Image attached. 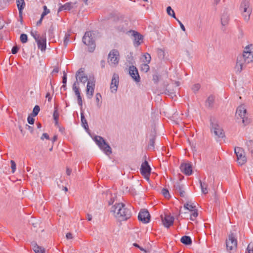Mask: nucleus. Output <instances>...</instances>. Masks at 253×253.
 <instances>
[{
    "label": "nucleus",
    "instance_id": "6e6552de",
    "mask_svg": "<svg viewBox=\"0 0 253 253\" xmlns=\"http://www.w3.org/2000/svg\"><path fill=\"white\" fill-rule=\"evenodd\" d=\"M237 246V241L233 233H231L226 240V248L228 251L230 252L236 250Z\"/></svg>",
    "mask_w": 253,
    "mask_h": 253
},
{
    "label": "nucleus",
    "instance_id": "774afa93",
    "mask_svg": "<svg viewBox=\"0 0 253 253\" xmlns=\"http://www.w3.org/2000/svg\"><path fill=\"white\" fill-rule=\"evenodd\" d=\"M59 131L62 133H64L65 128L64 127H59Z\"/></svg>",
    "mask_w": 253,
    "mask_h": 253
},
{
    "label": "nucleus",
    "instance_id": "8fccbe9b",
    "mask_svg": "<svg viewBox=\"0 0 253 253\" xmlns=\"http://www.w3.org/2000/svg\"><path fill=\"white\" fill-rule=\"evenodd\" d=\"M67 83V74L64 72L63 76L62 78V83L63 84H66Z\"/></svg>",
    "mask_w": 253,
    "mask_h": 253
},
{
    "label": "nucleus",
    "instance_id": "c9c22d12",
    "mask_svg": "<svg viewBox=\"0 0 253 253\" xmlns=\"http://www.w3.org/2000/svg\"><path fill=\"white\" fill-rule=\"evenodd\" d=\"M43 11L42 13L41 16L42 19H43L44 17L50 13V10L47 8V6L46 5H44L43 6Z\"/></svg>",
    "mask_w": 253,
    "mask_h": 253
},
{
    "label": "nucleus",
    "instance_id": "6ab92c4d",
    "mask_svg": "<svg viewBox=\"0 0 253 253\" xmlns=\"http://www.w3.org/2000/svg\"><path fill=\"white\" fill-rule=\"evenodd\" d=\"M180 168L181 171L186 175H190L192 173V167L189 163L182 164Z\"/></svg>",
    "mask_w": 253,
    "mask_h": 253
},
{
    "label": "nucleus",
    "instance_id": "052dcab7",
    "mask_svg": "<svg viewBox=\"0 0 253 253\" xmlns=\"http://www.w3.org/2000/svg\"><path fill=\"white\" fill-rule=\"evenodd\" d=\"M159 76L157 75H155L153 76V80L155 82H156V83L158 82L159 81Z\"/></svg>",
    "mask_w": 253,
    "mask_h": 253
},
{
    "label": "nucleus",
    "instance_id": "58836bf2",
    "mask_svg": "<svg viewBox=\"0 0 253 253\" xmlns=\"http://www.w3.org/2000/svg\"><path fill=\"white\" fill-rule=\"evenodd\" d=\"M20 40L21 42L26 43L28 41V37L26 34H22L20 37Z\"/></svg>",
    "mask_w": 253,
    "mask_h": 253
},
{
    "label": "nucleus",
    "instance_id": "a211bd4d",
    "mask_svg": "<svg viewBox=\"0 0 253 253\" xmlns=\"http://www.w3.org/2000/svg\"><path fill=\"white\" fill-rule=\"evenodd\" d=\"M76 82H78L79 80L80 82L85 84L87 80V77L85 75L84 71V69L80 68L76 74Z\"/></svg>",
    "mask_w": 253,
    "mask_h": 253
},
{
    "label": "nucleus",
    "instance_id": "f3484780",
    "mask_svg": "<svg viewBox=\"0 0 253 253\" xmlns=\"http://www.w3.org/2000/svg\"><path fill=\"white\" fill-rule=\"evenodd\" d=\"M129 74L132 78L136 82H139L140 78L137 69L134 66H130L129 68Z\"/></svg>",
    "mask_w": 253,
    "mask_h": 253
},
{
    "label": "nucleus",
    "instance_id": "bf43d9fd",
    "mask_svg": "<svg viewBox=\"0 0 253 253\" xmlns=\"http://www.w3.org/2000/svg\"><path fill=\"white\" fill-rule=\"evenodd\" d=\"M66 238L67 239H73V235H72V234L71 233H68L67 234H66Z\"/></svg>",
    "mask_w": 253,
    "mask_h": 253
},
{
    "label": "nucleus",
    "instance_id": "f704fd0d",
    "mask_svg": "<svg viewBox=\"0 0 253 253\" xmlns=\"http://www.w3.org/2000/svg\"><path fill=\"white\" fill-rule=\"evenodd\" d=\"M167 13L169 15L172 16L173 18H174L175 19H176V18L175 17V13H174V11L172 9V8H171L170 6H168L167 8Z\"/></svg>",
    "mask_w": 253,
    "mask_h": 253
},
{
    "label": "nucleus",
    "instance_id": "49530a36",
    "mask_svg": "<svg viewBox=\"0 0 253 253\" xmlns=\"http://www.w3.org/2000/svg\"><path fill=\"white\" fill-rule=\"evenodd\" d=\"M154 144H155V138L154 137H152V138H151L150 139L149 146L152 148H154Z\"/></svg>",
    "mask_w": 253,
    "mask_h": 253
},
{
    "label": "nucleus",
    "instance_id": "412c9836",
    "mask_svg": "<svg viewBox=\"0 0 253 253\" xmlns=\"http://www.w3.org/2000/svg\"><path fill=\"white\" fill-rule=\"evenodd\" d=\"M38 44V47L42 51H44L46 49V37L45 36H42L40 40L36 41Z\"/></svg>",
    "mask_w": 253,
    "mask_h": 253
},
{
    "label": "nucleus",
    "instance_id": "680f3d73",
    "mask_svg": "<svg viewBox=\"0 0 253 253\" xmlns=\"http://www.w3.org/2000/svg\"><path fill=\"white\" fill-rule=\"evenodd\" d=\"M71 172H72V169L68 168H67L66 169V173L68 175H70L71 174Z\"/></svg>",
    "mask_w": 253,
    "mask_h": 253
},
{
    "label": "nucleus",
    "instance_id": "39448f33",
    "mask_svg": "<svg viewBox=\"0 0 253 253\" xmlns=\"http://www.w3.org/2000/svg\"><path fill=\"white\" fill-rule=\"evenodd\" d=\"M83 42L90 47L89 51H93L95 48V42L93 37V34L90 31L86 32L83 38Z\"/></svg>",
    "mask_w": 253,
    "mask_h": 253
},
{
    "label": "nucleus",
    "instance_id": "5fc2aeb1",
    "mask_svg": "<svg viewBox=\"0 0 253 253\" xmlns=\"http://www.w3.org/2000/svg\"><path fill=\"white\" fill-rule=\"evenodd\" d=\"M175 19L179 23L182 30L183 31H185L186 29H185V28L184 26L183 25V24L178 19L176 18Z\"/></svg>",
    "mask_w": 253,
    "mask_h": 253
},
{
    "label": "nucleus",
    "instance_id": "7c9ffc66",
    "mask_svg": "<svg viewBox=\"0 0 253 253\" xmlns=\"http://www.w3.org/2000/svg\"><path fill=\"white\" fill-rule=\"evenodd\" d=\"M81 122L83 127L85 129H88V126L87 122L83 113H81Z\"/></svg>",
    "mask_w": 253,
    "mask_h": 253
},
{
    "label": "nucleus",
    "instance_id": "e433bc0d",
    "mask_svg": "<svg viewBox=\"0 0 253 253\" xmlns=\"http://www.w3.org/2000/svg\"><path fill=\"white\" fill-rule=\"evenodd\" d=\"M78 84V82H75L73 85V89L74 91L75 94H78L80 92V88L77 85Z\"/></svg>",
    "mask_w": 253,
    "mask_h": 253
},
{
    "label": "nucleus",
    "instance_id": "20e7f679",
    "mask_svg": "<svg viewBox=\"0 0 253 253\" xmlns=\"http://www.w3.org/2000/svg\"><path fill=\"white\" fill-rule=\"evenodd\" d=\"M94 140L99 148L102 150L106 155H109L112 153L111 147L106 143L103 137L100 136H95L94 137Z\"/></svg>",
    "mask_w": 253,
    "mask_h": 253
},
{
    "label": "nucleus",
    "instance_id": "ea45409f",
    "mask_svg": "<svg viewBox=\"0 0 253 253\" xmlns=\"http://www.w3.org/2000/svg\"><path fill=\"white\" fill-rule=\"evenodd\" d=\"M162 193L166 198H169L170 197L169 191L167 189L163 188L162 190Z\"/></svg>",
    "mask_w": 253,
    "mask_h": 253
},
{
    "label": "nucleus",
    "instance_id": "cd10ccee",
    "mask_svg": "<svg viewBox=\"0 0 253 253\" xmlns=\"http://www.w3.org/2000/svg\"><path fill=\"white\" fill-rule=\"evenodd\" d=\"M33 249L36 253H45L44 248L38 246L37 244L34 245Z\"/></svg>",
    "mask_w": 253,
    "mask_h": 253
},
{
    "label": "nucleus",
    "instance_id": "338daca9",
    "mask_svg": "<svg viewBox=\"0 0 253 253\" xmlns=\"http://www.w3.org/2000/svg\"><path fill=\"white\" fill-rule=\"evenodd\" d=\"M57 140V135H54V136L53 137L52 139V142L54 143Z\"/></svg>",
    "mask_w": 253,
    "mask_h": 253
},
{
    "label": "nucleus",
    "instance_id": "f257e3e1",
    "mask_svg": "<svg viewBox=\"0 0 253 253\" xmlns=\"http://www.w3.org/2000/svg\"><path fill=\"white\" fill-rule=\"evenodd\" d=\"M111 211L114 213L116 217L122 221L126 220L132 216L130 209L126 207V205L122 203L116 204L112 206Z\"/></svg>",
    "mask_w": 253,
    "mask_h": 253
},
{
    "label": "nucleus",
    "instance_id": "79ce46f5",
    "mask_svg": "<svg viewBox=\"0 0 253 253\" xmlns=\"http://www.w3.org/2000/svg\"><path fill=\"white\" fill-rule=\"evenodd\" d=\"M201 85L199 84H196L193 85L192 89L194 92H197L200 88Z\"/></svg>",
    "mask_w": 253,
    "mask_h": 253
},
{
    "label": "nucleus",
    "instance_id": "7ed1b4c3",
    "mask_svg": "<svg viewBox=\"0 0 253 253\" xmlns=\"http://www.w3.org/2000/svg\"><path fill=\"white\" fill-rule=\"evenodd\" d=\"M236 115L237 119L239 118L242 119V123L244 126L248 125L251 121L248 117V114L245 106L243 105L239 106L236 110Z\"/></svg>",
    "mask_w": 253,
    "mask_h": 253
},
{
    "label": "nucleus",
    "instance_id": "e2e57ef3",
    "mask_svg": "<svg viewBox=\"0 0 253 253\" xmlns=\"http://www.w3.org/2000/svg\"><path fill=\"white\" fill-rule=\"evenodd\" d=\"M26 127L30 131V132L31 133L33 132L34 129H33V127H32V126H29L28 125H26Z\"/></svg>",
    "mask_w": 253,
    "mask_h": 253
},
{
    "label": "nucleus",
    "instance_id": "2f4dec72",
    "mask_svg": "<svg viewBox=\"0 0 253 253\" xmlns=\"http://www.w3.org/2000/svg\"><path fill=\"white\" fill-rule=\"evenodd\" d=\"M247 146L248 147L249 151L253 156V141L252 140H249L247 142Z\"/></svg>",
    "mask_w": 253,
    "mask_h": 253
},
{
    "label": "nucleus",
    "instance_id": "2eb2a0df",
    "mask_svg": "<svg viewBox=\"0 0 253 253\" xmlns=\"http://www.w3.org/2000/svg\"><path fill=\"white\" fill-rule=\"evenodd\" d=\"M119 82V77L118 75L114 74L113 76L110 84V90L112 92H116L117 91Z\"/></svg>",
    "mask_w": 253,
    "mask_h": 253
},
{
    "label": "nucleus",
    "instance_id": "dca6fc26",
    "mask_svg": "<svg viewBox=\"0 0 253 253\" xmlns=\"http://www.w3.org/2000/svg\"><path fill=\"white\" fill-rule=\"evenodd\" d=\"M211 131H213L214 134L219 137H223L224 133L223 129L220 128L217 124L211 123Z\"/></svg>",
    "mask_w": 253,
    "mask_h": 253
},
{
    "label": "nucleus",
    "instance_id": "3c124183",
    "mask_svg": "<svg viewBox=\"0 0 253 253\" xmlns=\"http://www.w3.org/2000/svg\"><path fill=\"white\" fill-rule=\"evenodd\" d=\"M34 121H35V119L33 117L28 116V122L29 124L32 125L34 123Z\"/></svg>",
    "mask_w": 253,
    "mask_h": 253
},
{
    "label": "nucleus",
    "instance_id": "b1692460",
    "mask_svg": "<svg viewBox=\"0 0 253 253\" xmlns=\"http://www.w3.org/2000/svg\"><path fill=\"white\" fill-rule=\"evenodd\" d=\"M175 193H177L182 197L185 196V191L182 185L178 184L174 186Z\"/></svg>",
    "mask_w": 253,
    "mask_h": 253
},
{
    "label": "nucleus",
    "instance_id": "473e14b6",
    "mask_svg": "<svg viewBox=\"0 0 253 253\" xmlns=\"http://www.w3.org/2000/svg\"><path fill=\"white\" fill-rule=\"evenodd\" d=\"M148 64L149 63H144L141 65V71L146 73L149 70L150 67H149Z\"/></svg>",
    "mask_w": 253,
    "mask_h": 253
},
{
    "label": "nucleus",
    "instance_id": "a878e982",
    "mask_svg": "<svg viewBox=\"0 0 253 253\" xmlns=\"http://www.w3.org/2000/svg\"><path fill=\"white\" fill-rule=\"evenodd\" d=\"M180 241L185 245H190L192 244V240L189 236H184L181 238Z\"/></svg>",
    "mask_w": 253,
    "mask_h": 253
},
{
    "label": "nucleus",
    "instance_id": "9d476101",
    "mask_svg": "<svg viewBox=\"0 0 253 253\" xmlns=\"http://www.w3.org/2000/svg\"><path fill=\"white\" fill-rule=\"evenodd\" d=\"M235 153L237 157V160L240 165H244L247 161L244 150L239 147L235 148Z\"/></svg>",
    "mask_w": 253,
    "mask_h": 253
},
{
    "label": "nucleus",
    "instance_id": "4c0bfd02",
    "mask_svg": "<svg viewBox=\"0 0 253 253\" xmlns=\"http://www.w3.org/2000/svg\"><path fill=\"white\" fill-rule=\"evenodd\" d=\"M40 111V108L38 105H36L33 110V116L34 117L36 116Z\"/></svg>",
    "mask_w": 253,
    "mask_h": 253
},
{
    "label": "nucleus",
    "instance_id": "4468645a",
    "mask_svg": "<svg viewBox=\"0 0 253 253\" xmlns=\"http://www.w3.org/2000/svg\"><path fill=\"white\" fill-rule=\"evenodd\" d=\"M163 225L167 228H169L173 225L174 217L170 214H165L164 217L161 216Z\"/></svg>",
    "mask_w": 253,
    "mask_h": 253
},
{
    "label": "nucleus",
    "instance_id": "603ef678",
    "mask_svg": "<svg viewBox=\"0 0 253 253\" xmlns=\"http://www.w3.org/2000/svg\"><path fill=\"white\" fill-rule=\"evenodd\" d=\"M44 138L46 139H49V136L46 133H43L41 137V139L43 140Z\"/></svg>",
    "mask_w": 253,
    "mask_h": 253
},
{
    "label": "nucleus",
    "instance_id": "5701e85b",
    "mask_svg": "<svg viewBox=\"0 0 253 253\" xmlns=\"http://www.w3.org/2000/svg\"><path fill=\"white\" fill-rule=\"evenodd\" d=\"M230 20L229 16L227 12H224L221 17V23L222 26H225L228 24Z\"/></svg>",
    "mask_w": 253,
    "mask_h": 253
},
{
    "label": "nucleus",
    "instance_id": "423d86ee",
    "mask_svg": "<svg viewBox=\"0 0 253 253\" xmlns=\"http://www.w3.org/2000/svg\"><path fill=\"white\" fill-rule=\"evenodd\" d=\"M184 208L190 211V219L192 221L196 220L199 214L196 206L192 202H188L184 205Z\"/></svg>",
    "mask_w": 253,
    "mask_h": 253
},
{
    "label": "nucleus",
    "instance_id": "69168bd1",
    "mask_svg": "<svg viewBox=\"0 0 253 253\" xmlns=\"http://www.w3.org/2000/svg\"><path fill=\"white\" fill-rule=\"evenodd\" d=\"M86 218L88 221H91L92 219V216L90 214H87L86 215Z\"/></svg>",
    "mask_w": 253,
    "mask_h": 253
},
{
    "label": "nucleus",
    "instance_id": "a18cd8bd",
    "mask_svg": "<svg viewBox=\"0 0 253 253\" xmlns=\"http://www.w3.org/2000/svg\"><path fill=\"white\" fill-rule=\"evenodd\" d=\"M18 50H19V48L18 47V46H14L12 48L11 52L12 54H15L18 52Z\"/></svg>",
    "mask_w": 253,
    "mask_h": 253
},
{
    "label": "nucleus",
    "instance_id": "09e8293b",
    "mask_svg": "<svg viewBox=\"0 0 253 253\" xmlns=\"http://www.w3.org/2000/svg\"><path fill=\"white\" fill-rule=\"evenodd\" d=\"M42 36H40L39 34H38L37 31H35V35H33V38L35 39L36 41H37L38 40H40L41 39Z\"/></svg>",
    "mask_w": 253,
    "mask_h": 253
},
{
    "label": "nucleus",
    "instance_id": "4be33fe9",
    "mask_svg": "<svg viewBox=\"0 0 253 253\" xmlns=\"http://www.w3.org/2000/svg\"><path fill=\"white\" fill-rule=\"evenodd\" d=\"M134 42L137 45H140L143 42V37L137 32L133 31Z\"/></svg>",
    "mask_w": 253,
    "mask_h": 253
},
{
    "label": "nucleus",
    "instance_id": "c85d7f7f",
    "mask_svg": "<svg viewBox=\"0 0 253 253\" xmlns=\"http://www.w3.org/2000/svg\"><path fill=\"white\" fill-rule=\"evenodd\" d=\"M214 101V97L213 95H210L206 100V105L208 107H212Z\"/></svg>",
    "mask_w": 253,
    "mask_h": 253
},
{
    "label": "nucleus",
    "instance_id": "bb28decb",
    "mask_svg": "<svg viewBox=\"0 0 253 253\" xmlns=\"http://www.w3.org/2000/svg\"><path fill=\"white\" fill-rule=\"evenodd\" d=\"M59 117V113L58 111L57 107H55L53 114V118L55 121V126H58Z\"/></svg>",
    "mask_w": 253,
    "mask_h": 253
},
{
    "label": "nucleus",
    "instance_id": "a19ab883",
    "mask_svg": "<svg viewBox=\"0 0 253 253\" xmlns=\"http://www.w3.org/2000/svg\"><path fill=\"white\" fill-rule=\"evenodd\" d=\"M143 57H144L145 60V61L144 62L145 63H150L151 60V57L149 53H146L143 55Z\"/></svg>",
    "mask_w": 253,
    "mask_h": 253
},
{
    "label": "nucleus",
    "instance_id": "6e6d98bb",
    "mask_svg": "<svg viewBox=\"0 0 253 253\" xmlns=\"http://www.w3.org/2000/svg\"><path fill=\"white\" fill-rule=\"evenodd\" d=\"M46 98L48 99V102H50L52 99V97L50 95V94L49 92H47L45 96Z\"/></svg>",
    "mask_w": 253,
    "mask_h": 253
},
{
    "label": "nucleus",
    "instance_id": "c03bdc74",
    "mask_svg": "<svg viewBox=\"0 0 253 253\" xmlns=\"http://www.w3.org/2000/svg\"><path fill=\"white\" fill-rule=\"evenodd\" d=\"M247 251L248 253H253V244L250 243L247 247Z\"/></svg>",
    "mask_w": 253,
    "mask_h": 253
},
{
    "label": "nucleus",
    "instance_id": "c756f323",
    "mask_svg": "<svg viewBox=\"0 0 253 253\" xmlns=\"http://www.w3.org/2000/svg\"><path fill=\"white\" fill-rule=\"evenodd\" d=\"M200 183L202 192L205 194H207L208 193V184L205 182H202L201 180H200Z\"/></svg>",
    "mask_w": 253,
    "mask_h": 253
},
{
    "label": "nucleus",
    "instance_id": "0eeeda50",
    "mask_svg": "<svg viewBox=\"0 0 253 253\" xmlns=\"http://www.w3.org/2000/svg\"><path fill=\"white\" fill-rule=\"evenodd\" d=\"M248 64L249 63L246 62V60L244 58V56H242L241 55L238 56L234 67L235 72L236 73H240Z\"/></svg>",
    "mask_w": 253,
    "mask_h": 253
},
{
    "label": "nucleus",
    "instance_id": "aec40b11",
    "mask_svg": "<svg viewBox=\"0 0 253 253\" xmlns=\"http://www.w3.org/2000/svg\"><path fill=\"white\" fill-rule=\"evenodd\" d=\"M95 86V82L89 81L86 86V95L88 98H91L93 96Z\"/></svg>",
    "mask_w": 253,
    "mask_h": 253
},
{
    "label": "nucleus",
    "instance_id": "f8f14e48",
    "mask_svg": "<svg viewBox=\"0 0 253 253\" xmlns=\"http://www.w3.org/2000/svg\"><path fill=\"white\" fill-rule=\"evenodd\" d=\"M151 168L147 161H145L141 166L140 172L145 178L149 179L151 173Z\"/></svg>",
    "mask_w": 253,
    "mask_h": 253
},
{
    "label": "nucleus",
    "instance_id": "f03ea898",
    "mask_svg": "<svg viewBox=\"0 0 253 253\" xmlns=\"http://www.w3.org/2000/svg\"><path fill=\"white\" fill-rule=\"evenodd\" d=\"M240 10L244 17V20L248 22L250 19V15L252 11L249 0H242L240 5Z\"/></svg>",
    "mask_w": 253,
    "mask_h": 253
},
{
    "label": "nucleus",
    "instance_id": "9b49d317",
    "mask_svg": "<svg viewBox=\"0 0 253 253\" xmlns=\"http://www.w3.org/2000/svg\"><path fill=\"white\" fill-rule=\"evenodd\" d=\"M120 59V54L118 50H112L108 55V62L111 65H116L118 64Z\"/></svg>",
    "mask_w": 253,
    "mask_h": 253
},
{
    "label": "nucleus",
    "instance_id": "0e129e2a",
    "mask_svg": "<svg viewBox=\"0 0 253 253\" xmlns=\"http://www.w3.org/2000/svg\"><path fill=\"white\" fill-rule=\"evenodd\" d=\"M43 19H42V16L41 17V18L40 20L37 22L36 25L37 26H40L42 24V21Z\"/></svg>",
    "mask_w": 253,
    "mask_h": 253
},
{
    "label": "nucleus",
    "instance_id": "864d4df0",
    "mask_svg": "<svg viewBox=\"0 0 253 253\" xmlns=\"http://www.w3.org/2000/svg\"><path fill=\"white\" fill-rule=\"evenodd\" d=\"M77 99H78V103L79 105L80 106H82V105H83V101H82V99L81 96L77 97Z\"/></svg>",
    "mask_w": 253,
    "mask_h": 253
},
{
    "label": "nucleus",
    "instance_id": "393cba45",
    "mask_svg": "<svg viewBox=\"0 0 253 253\" xmlns=\"http://www.w3.org/2000/svg\"><path fill=\"white\" fill-rule=\"evenodd\" d=\"M17 5L18 8L20 16H21L22 10L24 8L25 3L24 0H16Z\"/></svg>",
    "mask_w": 253,
    "mask_h": 253
},
{
    "label": "nucleus",
    "instance_id": "ddd939ff",
    "mask_svg": "<svg viewBox=\"0 0 253 253\" xmlns=\"http://www.w3.org/2000/svg\"><path fill=\"white\" fill-rule=\"evenodd\" d=\"M139 220L144 223H147L150 221V215L147 210H141L138 216Z\"/></svg>",
    "mask_w": 253,
    "mask_h": 253
},
{
    "label": "nucleus",
    "instance_id": "72a5a7b5",
    "mask_svg": "<svg viewBox=\"0 0 253 253\" xmlns=\"http://www.w3.org/2000/svg\"><path fill=\"white\" fill-rule=\"evenodd\" d=\"M63 10H70L73 8V5L72 3H66L62 6Z\"/></svg>",
    "mask_w": 253,
    "mask_h": 253
},
{
    "label": "nucleus",
    "instance_id": "1a4fd4ad",
    "mask_svg": "<svg viewBox=\"0 0 253 253\" xmlns=\"http://www.w3.org/2000/svg\"><path fill=\"white\" fill-rule=\"evenodd\" d=\"M241 55L244 56L247 62L250 63L253 62V44L247 46L245 48L243 54Z\"/></svg>",
    "mask_w": 253,
    "mask_h": 253
},
{
    "label": "nucleus",
    "instance_id": "de8ad7c7",
    "mask_svg": "<svg viewBox=\"0 0 253 253\" xmlns=\"http://www.w3.org/2000/svg\"><path fill=\"white\" fill-rule=\"evenodd\" d=\"M101 98V94L99 93H97L95 95V99H96V101L97 103V105L99 104V101H100V99Z\"/></svg>",
    "mask_w": 253,
    "mask_h": 253
},
{
    "label": "nucleus",
    "instance_id": "4d7b16f0",
    "mask_svg": "<svg viewBox=\"0 0 253 253\" xmlns=\"http://www.w3.org/2000/svg\"><path fill=\"white\" fill-rule=\"evenodd\" d=\"M58 72H59V68L57 67H55L54 68L53 71H52L51 74L53 76L54 74H56V73H58Z\"/></svg>",
    "mask_w": 253,
    "mask_h": 253
},
{
    "label": "nucleus",
    "instance_id": "37998d69",
    "mask_svg": "<svg viewBox=\"0 0 253 253\" xmlns=\"http://www.w3.org/2000/svg\"><path fill=\"white\" fill-rule=\"evenodd\" d=\"M11 171L13 173L15 171L16 169V165L15 162L13 160H11Z\"/></svg>",
    "mask_w": 253,
    "mask_h": 253
},
{
    "label": "nucleus",
    "instance_id": "13d9d810",
    "mask_svg": "<svg viewBox=\"0 0 253 253\" xmlns=\"http://www.w3.org/2000/svg\"><path fill=\"white\" fill-rule=\"evenodd\" d=\"M4 26V22L3 20L0 18V30L3 28Z\"/></svg>",
    "mask_w": 253,
    "mask_h": 253
}]
</instances>
